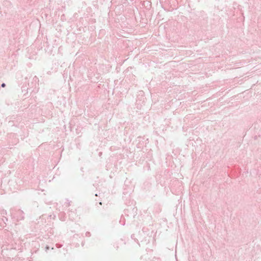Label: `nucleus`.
I'll use <instances>...</instances> for the list:
<instances>
[{
	"label": "nucleus",
	"mask_w": 261,
	"mask_h": 261,
	"mask_svg": "<svg viewBox=\"0 0 261 261\" xmlns=\"http://www.w3.org/2000/svg\"><path fill=\"white\" fill-rule=\"evenodd\" d=\"M5 86H6L5 84L3 83V84H2V87H5Z\"/></svg>",
	"instance_id": "obj_1"
}]
</instances>
